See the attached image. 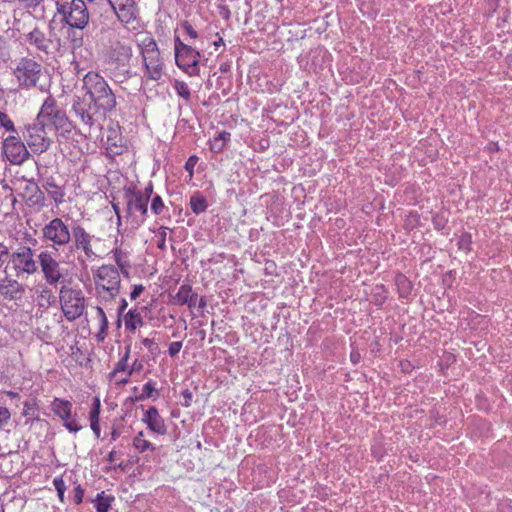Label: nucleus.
Segmentation results:
<instances>
[{"instance_id": "2", "label": "nucleus", "mask_w": 512, "mask_h": 512, "mask_svg": "<svg viewBox=\"0 0 512 512\" xmlns=\"http://www.w3.org/2000/svg\"><path fill=\"white\" fill-rule=\"evenodd\" d=\"M83 84L86 94L97 109L110 112L116 107V96L100 74L88 72L83 78Z\"/></svg>"}, {"instance_id": "48", "label": "nucleus", "mask_w": 512, "mask_h": 512, "mask_svg": "<svg viewBox=\"0 0 512 512\" xmlns=\"http://www.w3.org/2000/svg\"><path fill=\"white\" fill-rule=\"evenodd\" d=\"M500 1L501 0H485L486 12L490 15L496 12V10L499 7Z\"/></svg>"}, {"instance_id": "5", "label": "nucleus", "mask_w": 512, "mask_h": 512, "mask_svg": "<svg viewBox=\"0 0 512 512\" xmlns=\"http://www.w3.org/2000/svg\"><path fill=\"white\" fill-rule=\"evenodd\" d=\"M175 62L179 69L190 77L198 76L200 73V52L191 45L175 39Z\"/></svg>"}, {"instance_id": "55", "label": "nucleus", "mask_w": 512, "mask_h": 512, "mask_svg": "<svg viewBox=\"0 0 512 512\" xmlns=\"http://www.w3.org/2000/svg\"><path fill=\"white\" fill-rule=\"evenodd\" d=\"M8 55V45L5 39L0 36V58H4Z\"/></svg>"}, {"instance_id": "30", "label": "nucleus", "mask_w": 512, "mask_h": 512, "mask_svg": "<svg viewBox=\"0 0 512 512\" xmlns=\"http://www.w3.org/2000/svg\"><path fill=\"white\" fill-rule=\"evenodd\" d=\"M29 42L34 44L37 49L48 52L53 46V42L47 37V34H28Z\"/></svg>"}, {"instance_id": "11", "label": "nucleus", "mask_w": 512, "mask_h": 512, "mask_svg": "<svg viewBox=\"0 0 512 512\" xmlns=\"http://www.w3.org/2000/svg\"><path fill=\"white\" fill-rule=\"evenodd\" d=\"M25 139L32 152L36 154L46 152L51 145L46 128L39 121L27 126Z\"/></svg>"}, {"instance_id": "12", "label": "nucleus", "mask_w": 512, "mask_h": 512, "mask_svg": "<svg viewBox=\"0 0 512 512\" xmlns=\"http://www.w3.org/2000/svg\"><path fill=\"white\" fill-rule=\"evenodd\" d=\"M39 263L43 277L49 285H57L64 279L60 263L48 250L42 251L39 256Z\"/></svg>"}, {"instance_id": "21", "label": "nucleus", "mask_w": 512, "mask_h": 512, "mask_svg": "<svg viewBox=\"0 0 512 512\" xmlns=\"http://www.w3.org/2000/svg\"><path fill=\"white\" fill-rule=\"evenodd\" d=\"M24 292L22 284L17 280L5 277L0 281V295L8 300H17Z\"/></svg>"}, {"instance_id": "7", "label": "nucleus", "mask_w": 512, "mask_h": 512, "mask_svg": "<svg viewBox=\"0 0 512 512\" xmlns=\"http://www.w3.org/2000/svg\"><path fill=\"white\" fill-rule=\"evenodd\" d=\"M57 12L65 22L75 29H84L89 21V12L83 0H71L70 4H58Z\"/></svg>"}, {"instance_id": "40", "label": "nucleus", "mask_w": 512, "mask_h": 512, "mask_svg": "<svg viewBox=\"0 0 512 512\" xmlns=\"http://www.w3.org/2000/svg\"><path fill=\"white\" fill-rule=\"evenodd\" d=\"M472 237L470 233H463L458 240V248L468 253L471 250Z\"/></svg>"}, {"instance_id": "41", "label": "nucleus", "mask_w": 512, "mask_h": 512, "mask_svg": "<svg viewBox=\"0 0 512 512\" xmlns=\"http://www.w3.org/2000/svg\"><path fill=\"white\" fill-rule=\"evenodd\" d=\"M165 205L163 203L162 198L159 195H155L152 199L151 203V211L155 215H160L164 211Z\"/></svg>"}, {"instance_id": "50", "label": "nucleus", "mask_w": 512, "mask_h": 512, "mask_svg": "<svg viewBox=\"0 0 512 512\" xmlns=\"http://www.w3.org/2000/svg\"><path fill=\"white\" fill-rule=\"evenodd\" d=\"M144 290L145 287L142 284L133 285L132 291L130 292V299L136 300Z\"/></svg>"}, {"instance_id": "42", "label": "nucleus", "mask_w": 512, "mask_h": 512, "mask_svg": "<svg viewBox=\"0 0 512 512\" xmlns=\"http://www.w3.org/2000/svg\"><path fill=\"white\" fill-rule=\"evenodd\" d=\"M73 109H74L76 115L80 117L81 121L84 124H87L89 126L93 125V117L87 111H85L82 108H78L76 106H74Z\"/></svg>"}, {"instance_id": "1", "label": "nucleus", "mask_w": 512, "mask_h": 512, "mask_svg": "<svg viewBox=\"0 0 512 512\" xmlns=\"http://www.w3.org/2000/svg\"><path fill=\"white\" fill-rule=\"evenodd\" d=\"M92 280L96 296L100 301L111 302L120 295L121 273L112 264H103L92 269Z\"/></svg>"}, {"instance_id": "54", "label": "nucleus", "mask_w": 512, "mask_h": 512, "mask_svg": "<svg viewBox=\"0 0 512 512\" xmlns=\"http://www.w3.org/2000/svg\"><path fill=\"white\" fill-rule=\"evenodd\" d=\"M142 344L151 352V353H154L155 351L158 350V345L157 343L153 340V339H150V338H144L142 339Z\"/></svg>"}, {"instance_id": "13", "label": "nucleus", "mask_w": 512, "mask_h": 512, "mask_svg": "<svg viewBox=\"0 0 512 512\" xmlns=\"http://www.w3.org/2000/svg\"><path fill=\"white\" fill-rule=\"evenodd\" d=\"M3 154L14 165L22 164L29 157V152L18 135H9L3 140Z\"/></svg>"}, {"instance_id": "9", "label": "nucleus", "mask_w": 512, "mask_h": 512, "mask_svg": "<svg viewBox=\"0 0 512 512\" xmlns=\"http://www.w3.org/2000/svg\"><path fill=\"white\" fill-rule=\"evenodd\" d=\"M19 86L22 88H30L37 84L40 73L41 65L33 59L21 58L13 71Z\"/></svg>"}, {"instance_id": "58", "label": "nucleus", "mask_w": 512, "mask_h": 512, "mask_svg": "<svg viewBox=\"0 0 512 512\" xmlns=\"http://www.w3.org/2000/svg\"><path fill=\"white\" fill-rule=\"evenodd\" d=\"M361 359V355L359 353V351L357 350H352L351 353H350V360L353 364H357L359 363Z\"/></svg>"}, {"instance_id": "29", "label": "nucleus", "mask_w": 512, "mask_h": 512, "mask_svg": "<svg viewBox=\"0 0 512 512\" xmlns=\"http://www.w3.org/2000/svg\"><path fill=\"white\" fill-rule=\"evenodd\" d=\"M114 501L115 497L113 495L105 494L104 491L98 493L96 498L93 500L94 507L97 512H108Z\"/></svg>"}, {"instance_id": "57", "label": "nucleus", "mask_w": 512, "mask_h": 512, "mask_svg": "<svg viewBox=\"0 0 512 512\" xmlns=\"http://www.w3.org/2000/svg\"><path fill=\"white\" fill-rule=\"evenodd\" d=\"M142 196L147 197V201L149 202L152 194H153V184L149 182L143 191H141Z\"/></svg>"}, {"instance_id": "60", "label": "nucleus", "mask_w": 512, "mask_h": 512, "mask_svg": "<svg viewBox=\"0 0 512 512\" xmlns=\"http://www.w3.org/2000/svg\"><path fill=\"white\" fill-rule=\"evenodd\" d=\"M219 9L221 16H223L225 19H228L230 16L229 9L226 6H220Z\"/></svg>"}, {"instance_id": "32", "label": "nucleus", "mask_w": 512, "mask_h": 512, "mask_svg": "<svg viewBox=\"0 0 512 512\" xmlns=\"http://www.w3.org/2000/svg\"><path fill=\"white\" fill-rule=\"evenodd\" d=\"M395 284L401 298H406L410 295L412 291V283L410 280L403 274H398L395 277Z\"/></svg>"}, {"instance_id": "59", "label": "nucleus", "mask_w": 512, "mask_h": 512, "mask_svg": "<svg viewBox=\"0 0 512 512\" xmlns=\"http://www.w3.org/2000/svg\"><path fill=\"white\" fill-rule=\"evenodd\" d=\"M127 306H128V302L126 301V299L122 298L120 306L118 308L119 315L123 314V312L126 310Z\"/></svg>"}, {"instance_id": "27", "label": "nucleus", "mask_w": 512, "mask_h": 512, "mask_svg": "<svg viewBox=\"0 0 512 512\" xmlns=\"http://www.w3.org/2000/svg\"><path fill=\"white\" fill-rule=\"evenodd\" d=\"M112 252H113L114 261L117 265L116 267L118 268L120 273L127 275L128 270L131 267L128 252L122 250L119 247L114 248Z\"/></svg>"}, {"instance_id": "44", "label": "nucleus", "mask_w": 512, "mask_h": 512, "mask_svg": "<svg viewBox=\"0 0 512 512\" xmlns=\"http://www.w3.org/2000/svg\"><path fill=\"white\" fill-rule=\"evenodd\" d=\"M112 9L118 7H132L135 6V0H108Z\"/></svg>"}, {"instance_id": "38", "label": "nucleus", "mask_w": 512, "mask_h": 512, "mask_svg": "<svg viewBox=\"0 0 512 512\" xmlns=\"http://www.w3.org/2000/svg\"><path fill=\"white\" fill-rule=\"evenodd\" d=\"M157 396V390L152 381H148L143 385L142 393L136 397V400H145Z\"/></svg>"}, {"instance_id": "43", "label": "nucleus", "mask_w": 512, "mask_h": 512, "mask_svg": "<svg viewBox=\"0 0 512 512\" xmlns=\"http://www.w3.org/2000/svg\"><path fill=\"white\" fill-rule=\"evenodd\" d=\"M37 412H38V406L35 402L34 403L25 402L24 403V408H23L24 416H31L33 418H38Z\"/></svg>"}, {"instance_id": "62", "label": "nucleus", "mask_w": 512, "mask_h": 512, "mask_svg": "<svg viewBox=\"0 0 512 512\" xmlns=\"http://www.w3.org/2000/svg\"><path fill=\"white\" fill-rule=\"evenodd\" d=\"M116 459H117V452L115 450H112L109 453L107 460L112 463V462H115Z\"/></svg>"}, {"instance_id": "6", "label": "nucleus", "mask_w": 512, "mask_h": 512, "mask_svg": "<svg viewBox=\"0 0 512 512\" xmlns=\"http://www.w3.org/2000/svg\"><path fill=\"white\" fill-rule=\"evenodd\" d=\"M132 57L131 46L124 41L112 42L103 54L105 69L110 73L124 70Z\"/></svg>"}, {"instance_id": "63", "label": "nucleus", "mask_w": 512, "mask_h": 512, "mask_svg": "<svg viewBox=\"0 0 512 512\" xmlns=\"http://www.w3.org/2000/svg\"><path fill=\"white\" fill-rule=\"evenodd\" d=\"M486 149L490 152H493V151H499V146H498V143H490Z\"/></svg>"}, {"instance_id": "10", "label": "nucleus", "mask_w": 512, "mask_h": 512, "mask_svg": "<svg viewBox=\"0 0 512 512\" xmlns=\"http://www.w3.org/2000/svg\"><path fill=\"white\" fill-rule=\"evenodd\" d=\"M51 411L58 417L63 426L70 433H77L81 430L78 424L76 414H73V404L71 401L59 397H54L50 404Z\"/></svg>"}, {"instance_id": "22", "label": "nucleus", "mask_w": 512, "mask_h": 512, "mask_svg": "<svg viewBox=\"0 0 512 512\" xmlns=\"http://www.w3.org/2000/svg\"><path fill=\"white\" fill-rule=\"evenodd\" d=\"M118 20L124 24L127 30H135L139 25V20L136 16V5L132 7H118L113 9Z\"/></svg>"}, {"instance_id": "35", "label": "nucleus", "mask_w": 512, "mask_h": 512, "mask_svg": "<svg viewBox=\"0 0 512 512\" xmlns=\"http://www.w3.org/2000/svg\"><path fill=\"white\" fill-rule=\"evenodd\" d=\"M142 58L150 56L151 53L160 54L157 43L153 38L147 37L140 44Z\"/></svg>"}, {"instance_id": "28", "label": "nucleus", "mask_w": 512, "mask_h": 512, "mask_svg": "<svg viewBox=\"0 0 512 512\" xmlns=\"http://www.w3.org/2000/svg\"><path fill=\"white\" fill-rule=\"evenodd\" d=\"M231 134L227 131L220 132L217 136L209 141V149L214 154L224 151L227 142L230 140Z\"/></svg>"}, {"instance_id": "36", "label": "nucleus", "mask_w": 512, "mask_h": 512, "mask_svg": "<svg viewBox=\"0 0 512 512\" xmlns=\"http://www.w3.org/2000/svg\"><path fill=\"white\" fill-rule=\"evenodd\" d=\"M95 309H96L97 318L99 319V323H100L98 337H99V340H103L106 337L109 322H108L107 316L105 314V311L102 307L96 306Z\"/></svg>"}, {"instance_id": "4", "label": "nucleus", "mask_w": 512, "mask_h": 512, "mask_svg": "<svg viewBox=\"0 0 512 512\" xmlns=\"http://www.w3.org/2000/svg\"><path fill=\"white\" fill-rule=\"evenodd\" d=\"M61 311L65 319L73 322L85 312L86 299L81 289L63 286L59 292Z\"/></svg>"}, {"instance_id": "14", "label": "nucleus", "mask_w": 512, "mask_h": 512, "mask_svg": "<svg viewBox=\"0 0 512 512\" xmlns=\"http://www.w3.org/2000/svg\"><path fill=\"white\" fill-rule=\"evenodd\" d=\"M71 239H73L75 250L82 252L86 260L94 261L98 257V254L93 249L95 237L83 226L76 225L72 227Z\"/></svg>"}, {"instance_id": "20", "label": "nucleus", "mask_w": 512, "mask_h": 512, "mask_svg": "<svg viewBox=\"0 0 512 512\" xmlns=\"http://www.w3.org/2000/svg\"><path fill=\"white\" fill-rule=\"evenodd\" d=\"M142 421L154 433L165 435L167 433V426L164 419L160 415L158 409L154 406L150 407L143 415Z\"/></svg>"}, {"instance_id": "56", "label": "nucleus", "mask_w": 512, "mask_h": 512, "mask_svg": "<svg viewBox=\"0 0 512 512\" xmlns=\"http://www.w3.org/2000/svg\"><path fill=\"white\" fill-rule=\"evenodd\" d=\"M131 370V375L135 372H140L143 369V363L138 359H135L131 366H129Z\"/></svg>"}, {"instance_id": "19", "label": "nucleus", "mask_w": 512, "mask_h": 512, "mask_svg": "<svg viewBox=\"0 0 512 512\" xmlns=\"http://www.w3.org/2000/svg\"><path fill=\"white\" fill-rule=\"evenodd\" d=\"M145 67V76L152 81H159L164 74V62L161 54L151 53L150 56L143 57Z\"/></svg>"}, {"instance_id": "51", "label": "nucleus", "mask_w": 512, "mask_h": 512, "mask_svg": "<svg viewBox=\"0 0 512 512\" xmlns=\"http://www.w3.org/2000/svg\"><path fill=\"white\" fill-rule=\"evenodd\" d=\"M53 484L57 492L66 491L65 481L62 476H57L53 479Z\"/></svg>"}, {"instance_id": "45", "label": "nucleus", "mask_w": 512, "mask_h": 512, "mask_svg": "<svg viewBox=\"0 0 512 512\" xmlns=\"http://www.w3.org/2000/svg\"><path fill=\"white\" fill-rule=\"evenodd\" d=\"M197 161H198V157L195 155H192L188 158V160L185 163V169H186V171H188L190 177H193L194 167L197 164Z\"/></svg>"}, {"instance_id": "64", "label": "nucleus", "mask_w": 512, "mask_h": 512, "mask_svg": "<svg viewBox=\"0 0 512 512\" xmlns=\"http://www.w3.org/2000/svg\"><path fill=\"white\" fill-rule=\"evenodd\" d=\"M224 42L223 39L218 37L216 40H213V46L215 47V50L218 49V47L223 46Z\"/></svg>"}, {"instance_id": "39", "label": "nucleus", "mask_w": 512, "mask_h": 512, "mask_svg": "<svg viewBox=\"0 0 512 512\" xmlns=\"http://www.w3.org/2000/svg\"><path fill=\"white\" fill-rule=\"evenodd\" d=\"M0 128H3L5 132H16L13 120L7 113L2 111H0Z\"/></svg>"}, {"instance_id": "34", "label": "nucleus", "mask_w": 512, "mask_h": 512, "mask_svg": "<svg viewBox=\"0 0 512 512\" xmlns=\"http://www.w3.org/2000/svg\"><path fill=\"white\" fill-rule=\"evenodd\" d=\"M173 88L176 94L184 101L189 102L191 100V90L186 82L175 79L173 81Z\"/></svg>"}, {"instance_id": "53", "label": "nucleus", "mask_w": 512, "mask_h": 512, "mask_svg": "<svg viewBox=\"0 0 512 512\" xmlns=\"http://www.w3.org/2000/svg\"><path fill=\"white\" fill-rule=\"evenodd\" d=\"M8 256H9V251H8L7 246L4 243L0 242V268L7 261Z\"/></svg>"}, {"instance_id": "46", "label": "nucleus", "mask_w": 512, "mask_h": 512, "mask_svg": "<svg viewBox=\"0 0 512 512\" xmlns=\"http://www.w3.org/2000/svg\"><path fill=\"white\" fill-rule=\"evenodd\" d=\"M74 503L79 505L83 502V498H84V489L82 488V486L80 484H77L75 487H74Z\"/></svg>"}, {"instance_id": "16", "label": "nucleus", "mask_w": 512, "mask_h": 512, "mask_svg": "<svg viewBox=\"0 0 512 512\" xmlns=\"http://www.w3.org/2000/svg\"><path fill=\"white\" fill-rule=\"evenodd\" d=\"M128 149L125 138L119 126H110L107 129L105 141L106 155L109 158L124 154Z\"/></svg>"}, {"instance_id": "8", "label": "nucleus", "mask_w": 512, "mask_h": 512, "mask_svg": "<svg viewBox=\"0 0 512 512\" xmlns=\"http://www.w3.org/2000/svg\"><path fill=\"white\" fill-rule=\"evenodd\" d=\"M72 230L61 218H53L42 228V239L51 242L53 247L61 248L71 241Z\"/></svg>"}, {"instance_id": "23", "label": "nucleus", "mask_w": 512, "mask_h": 512, "mask_svg": "<svg viewBox=\"0 0 512 512\" xmlns=\"http://www.w3.org/2000/svg\"><path fill=\"white\" fill-rule=\"evenodd\" d=\"M198 300L197 293L193 292L192 286L183 284L179 287L177 293L173 297V302L177 305H187L189 308L196 307Z\"/></svg>"}, {"instance_id": "47", "label": "nucleus", "mask_w": 512, "mask_h": 512, "mask_svg": "<svg viewBox=\"0 0 512 512\" xmlns=\"http://www.w3.org/2000/svg\"><path fill=\"white\" fill-rule=\"evenodd\" d=\"M11 418V413L8 408L0 407V427L6 425Z\"/></svg>"}, {"instance_id": "31", "label": "nucleus", "mask_w": 512, "mask_h": 512, "mask_svg": "<svg viewBox=\"0 0 512 512\" xmlns=\"http://www.w3.org/2000/svg\"><path fill=\"white\" fill-rule=\"evenodd\" d=\"M56 302V296L48 287H43L38 291L37 303L39 307L48 308Z\"/></svg>"}, {"instance_id": "26", "label": "nucleus", "mask_w": 512, "mask_h": 512, "mask_svg": "<svg viewBox=\"0 0 512 512\" xmlns=\"http://www.w3.org/2000/svg\"><path fill=\"white\" fill-rule=\"evenodd\" d=\"M125 329L129 332H135L144 325L143 317L137 309H130L124 315Z\"/></svg>"}, {"instance_id": "33", "label": "nucleus", "mask_w": 512, "mask_h": 512, "mask_svg": "<svg viewBox=\"0 0 512 512\" xmlns=\"http://www.w3.org/2000/svg\"><path fill=\"white\" fill-rule=\"evenodd\" d=\"M190 207L195 214H200L207 209L208 205L203 195L195 193L190 197Z\"/></svg>"}, {"instance_id": "25", "label": "nucleus", "mask_w": 512, "mask_h": 512, "mask_svg": "<svg viewBox=\"0 0 512 512\" xmlns=\"http://www.w3.org/2000/svg\"><path fill=\"white\" fill-rule=\"evenodd\" d=\"M132 446L136 452L143 454L146 452H154L155 445L146 438L144 431H139L132 439Z\"/></svg>"}, {"instance_id": "17", "label": "nucleus", "mask_w": 512, "mask_h": 512, "mask_svg": "<svg viewBox=\"0 0 512 512\" xmlns=\"http://www.w3.org/2000/svg\"><path fill=\"white\" fill-rule=\"evenodd\" d=\"M130 347H127L121 358L115 363L114 368L108 374V379L115 385H125L129 383L131 370L129 369Z\"/></svg>"}, {"instance_id": "15", "label": "nucleus", "mask_w": 512, "mask_h": 512, "mask_svg": "<svg viewBox=\"0 0 512 512\" xmlns=\"http://www.w3.org/2000/svg\"><path fill=\"white\" fill-rule=\"evenodd\" d=\"M13 267L17 273L20 274H34L37 271V264L34 260V255L29 247H21L11 256Z\"/></svg>"}, {"instance_id": "3", "label": "nucleus", "mask_w": 512, "mask_h": 512, "mask_svg": "<svg viewBox=\"0 0 512 512\" xmlns=\"http://www.w3.org/2000/svg\"><path fill=\"white\" fill-rule=\"evenodd\" d=\"M39 121L46 129L54 130L57 136L67 138L73 129V124L61 109L56 100L49 96L42 104L37 115Z\"/></svg>"}, {"instance_id": "37", "label": "nucleus", "mask_w": 512, "mask_h": 512, "mask_svg": "<svg viewBox=\"0 0 512 512\" xmlns=\"http://www.w3.org/2000/svg\"><path fill=\"white\" fill-rule=\"evenodd\" d=\"M46 190L55 203L60 204L64 202L65 192L62 187L49 182L47 183Z\"/></svg>"}, {"instance_id": "52", "label": "nucleus", "mask_w": 512, "mask_h": 512, "mask_svg": "<svg viewBox=\"0 0 512 512\" xmlns=\"http://www.w3.org/2000/svg\"><path fill=\"white\" fill-rule=\"evenodd\" d=\"M24 7L36 9L39 7L44 0H18Z\"/></svg>"}, {"instance_id": "18", "label": "nucleus", "mask_w": 512, "mask_h": 512, "mask_svg": "<svg viewBox=\"0 0 512 512\" xmlns=\"http://www.w3.org/2000/svg\"><path fill=\"white\" fill-rule=\"evenodd\" d=\"M125 198L127 201V213L133 215L139 213L141 216V222H143L148 212V201L147 197L142 196L141 190L126 189Z\"/></svg>"}, {"instance_id": "24", "label": "nucleus", "mask_w": 512, "mask_h": 512, "mask_svg": "<svg viewBox=\"0 0 512 512\" xmlns=\"http://www.w3.org/2000/svg\"><path fill=\"white\" fill-rule=\"evenodd\" d=\"M101 400L99 396H95L92 399L88 419L90 422V428L93 431L95 437L98 439L101 435L100 427V413H101Z\"/></svg>"}, {"instance_id": "49", "label": "nucleus", "mask_w": 512, "mask_h": 512, "mask_svg": "<svg viewBox=\"0 0 512 512\" xmlns=\"http://www.w3.org/2000/svg\"><path fill=\"white\" fill-rule=\"evenodd\" d=\"M182 342L181 341H174L172 343H170L169 345V349H168V353L171 357L175 356L176 354H178L182 348Z\"/></svg>"}, {"instance_id": "61", "label": "nucleus", "mask_w": 512, "mask_h": 512, "mask_svg": "<svg viewBox=\"0 0 512 512\" xmlns=\"http://www.w3.org/2000/svg\"><path fill=\"white\" fill-rule=\"evenodd\" d=\"M112 207H113L115 214L117 215L118 225H120L121 224V216H120L119 206L117 204H112Z\"/></svg>"}]
</instances>
